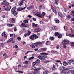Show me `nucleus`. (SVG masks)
Returning <instances> with one entry per match:
<instances>
[{"mask_svg":"<svg viewBox=\"0 0 74 74\" xmlns=\"http://www.w3.org/2000/svg\"><path fill=\"white\" fill-rule=\"evenodd\" d=\"M40 55H41L42 57L39 58L40 60L44 61V60H46L45 58H47L48 56L46 55H48V54L46 53H40Z\"/></svg>","mask_w":74,"mask_h":74,"instance_id":"obj_1","label":"nucleus"},{"mask_svg":"<svg viewBox=\"0 0 74 74\" xmlns=\"http://www.w3.org/2000/svg\"><path fill=\"white\" fill-rule=\"evenodd\" d=\"M29 38L31 40H36V39H37V38H38V37L37 35L34 34L31 35Z\"/></svg>","mask_w":74,"mask_h":74,"instance_id":"obj_2","label":"nucleus"},{"mask_svg":"<svg viewBox=\"0 0 74 74\" xmlns=\"http://www.w3.org/2000/svg\"><path fill=\"white\" fill-rule=\"evenodd\" d=\"M69 42H70L69 40L65 39L64 40L63 42H62V44L66 45L67 44H69Z\"/></svg>","mask_w":74,"mask_h":74,"instance_id":"obj_3","label":"nucleus"},{"mask_svg":"<svg viewBox=\"0 0 74 74\" xmlns=\"http://www.w3.org/2000/svg\"><path fill=\"white\" fill-rule=\"evenodd\" d=\"M35 15H36V16H37L38 17V18H42V16H41L42 15V14L41 13H40L39 12H37L35 14Z\"/></svg>","mask_w":74,"mask_h":74,"instance_id":"obj_4","label":"nucleus"},{"mask_svg":"<svg viewBox=\"0 0 74 74\" xmlns=\"http://www.w3.org/2000/svg\"><path fill=\"white\" fill-rule=\"evenodd\" d=\"M26 8V7L25 6L23 8H22V7H20L17 8V11H22V10H23L24 9H25Z\"/></svg>","mask_w":74,"mask_h":74,"instance_id":"obj_5","label":"nucleus"},{"mask_svg":"<svg viewBox=\"0 0 74 74\" xmlns=\"http://www.w3.org/2000/svg\"><path fill=\"white\" fill-rule=\"evenodd\" d=\"M68 71V68H66L65 69H64H64H63V70H62L61 71V73H63V74H66Z\"/></svg>","mask_w":74,"mask_h":74,"instance_id":"obj_6","label":"nucleus"},{"mask_svg":"<svg viewBox=\"0 0 74 74\" xmlns=\"http://www.w3.org/2000/svg\"><path fill=\"white\" fill-rule=\"evenodd\" d=\"M11 9V6L9 5L7 7V8H4V10L6 11H9Z\"/></svg>","mask_w":74,"mask_h":74,"instance_id":"obj_7","label":"nucleus"},{"mask_svg":"<svg viewBox=\"0 0 74 74\" xmlns=\"http://www.w3.org/2000/svg\"><path fill=\"white\" fill-rule=\"evenodd\" d=\"M42 44V43L41 42H37L36 43H35L34 44V45H35L36 47H37L39 45H40V44Z\"/></svg>","mask_w":74,"mask_h":74,"instance_id":"obj_8","label":"nucleus"},{"mask_svg":"<svg viewBox=\"0 0 74 74\" xmlns=\"http://www.w3.org/2000/svg\"><path fill=\"white\" fill-rule=\"evenodd\" d=\"M51 29L52 30H56L58 29V27L56 26H53L51 27Z\"/></svg>","mask_w":74,"mask_h":74,"instance_id":"obj_9","label":"nucleus"},{"mask_svg":"<svg viewBox=\"0 0 74 74\" xmlns=\"http://www.w3.org/2000/svg\"><path fill=\"white\" fill-rule=\"evenodd\" d=\"M15 11H16V7H13L11 10L12 14Z\"/></svg>","mask_w":74,"mask_h":74,"instance_id":"obj_10","label":"nucleus"},{"mask_svg":"<svg viewBox=\"0 0 74 74\" xmlns=\"http://www.w3.org/2000/svg\"><path fill=\"white\" fill-rule=\"evenodd\" d=\"M25 0H22L21 1L20 3L18 5L19 6L23 5V2Z\"/></svg>","mask_w":74,"mask_h":74,"instance_id":"obj_11","label":"nucleus"},{"mask_svg":"<svg viewBox=\"0 0 74 74\" xmlns=\"http://www.w3.org/2000/svg\"><path fill=\"white\" fill-rule=\"evenodd\" d=\"M34 71L33 73L34 74H38L40 73V71H36L34 70Z\"/></svg>","mask_w":74,"mask_h":74,"instance_id":"obj_12","label":"nucleus"},{"mask_svg":"<svg viewBox=\"0 0 74 74\" xmlns=\"http://www.w3.org/2000/svg\"><path fill=\"white\" fill-rule=\"evenodd\" d=\"M41 30V29L40 28H37L35 30V32H36V33H38Z\"/></svg>","mask_w":74,"mask_h":74,"instance_id":"obj_13","label":"nucleus"},{"mask_svg":"<svg viewBox=\"0 0 74 74\" xmlns=\"http://www.w3.org/2000/svg\"><path fill=\"white\" fill-rule=\"evenodd\" d=\"M40 49V50L42 51L45 52V51H47V48H41Z\"/></svg>","mask_w":74,"mask_h":74,"instance_id":"obj_14","label":"nucleus"},{"mask_svg":"<svg viewBox=\"0 0 74 74\" xmlns=\"http://www.w3.org/2000/svg\"><path fill=\"white\" fill-rule=\"evenodd\" d=\"M58 15L60 18H62L63 17V14H62V13L60 12H59L58 13Z\"/></svg>","mask_w":74,"mask_h":74,"instance_id":"obj_15","label":"nucleus"},{"mask_svg":"<svg viewBox=\"0 0 74 74\" xmlns=\"http://www.w3.org/2000/svg\"><path fill=\"white\" fill-rule=\"evenodd\" d=\"M12 14H13L14 15V16H16V15H17L18 14V12L16 10L15 11L13 12V13H12Z\"/></svg>","mask_w":74,"mask_h":74,"instance_id":"obj_16","label":"nucleus"},{"mask_svg":"<svg viewBox=\"0 0 74 74\" xmlns=\"http://www.w3.org/2000/svg\"><path fill=\"white\" fill-rule=\"evenodd\" d=\"M56 69V66H55V65L53 64L52 70H53V71H54Z\"/></svg>","mask_w":74,"mask_h":74,"instance_id":"obj_17","label":"nucleus"},{"mask_svg":"<svg viewBox=\"0 0 74 74\" xmlns=\"http://www.w3.org/2000/svg\"><path fill=\"white\" fill-rule=\"evenodd\" d=\"M35 62L36 63L39 64V63H40V60L39 59H37L36 60Z\"/></svg>","mask_w":74,"mask_h":74,"instance_id":"obj_18","label":"nucleus"},{"mask_svg":"<svg viewBox=\"0 0 74 74\" xmlns=\"http://www.w3.org/2000/svg\"><path fill=\"white\" fill-rule=\"evenodd\" d=\"M26 26L25 25V24H24V23H22L21 24V27H26Z\"/></svg>","mask_w":74,"mask_h":74,"instance_id":"obj_19","label":"nucleus"},{"mask_svg":"<svg viewBox=\"0 0 74 74\" xmlns=\"http://www.w3.org/2000/svg\"><path fill=\"white\" fill-rule=\"evenodd\" d=\"M73 61H74V60H71L68 61V63H69V64H70L71 63H72V62H73Z\"/></svg>","mask_w":74,"mask_h":74,"instance_id":"obj_20","label":"nucleus"},{"mask_svg":"<svg viewBox=\"0 0 74 74\" xmlns=\"http://www.w3.org/2000/svg\"><path fill=\"white\" fill-rule=\"evenodd\" d=\"M70 14L72 16H74V11L73 10L70 13Z\"/></svg>","mask_w":74,"mask_h":74,"instance_id":"obj_21","label":"nucleus"},{"mask_svg":"<svg viewBox=\"0 0 74 74\" xmlns=\"http://www.w3.org/2000/svg\"><path fill=\"white\" fill-rule=\"evenodd\" d=\"M54 20L56 23H59V22H60L59 20H57V19H54Z\"/></svg>","mask_w":74,"mask_h":74,"instance_id":"obj_22","label":"nucleus"},{"mask_svg":"<svg viewBox=\"0 0 74 74\" xmlns=\"http://www.w3.org/2000/svg\"><path fill=\"white\" fill-rule=\"evenodd\" d=\"M11 21L13 23H15V18H12V19L11 20Z\"/></svg>","mask_w":74,"mask_h":74,"instance_id":"obj_23","label":"nucleus"},{"mask_svg":"<svg viewBox=\"0 0 74 74\" xmlns=\"http://www.w3.org/2000/svg\"><path fill=\"white\" fill-rule=\"evenodd\" d=\"M2 35L3 36H4L5 37H7V35L5 32H3L2 34Z\"/></svg>","mask_w":74,"mask_h":74,"instance_id":"obj_24","label":"nucleus"},{"mask_svg":"<svg viewBox=\"0 0 74 74\" xmlns=\"http://www.w3.org/2000/svg\"><path fill=\"white\" fill-rule=\"evenodd\" d=\"M6 1L7 0H4L1 3V5H3V4H5V3L6 2Z\"/></svg>","mask_w":74,"mask_h":74,"instance_id":"obj_25","label":"nucleus"},{"mask_svg":"<svg viewBox=\"0 0 74 74\" xmlns=\"http://www.w3.org/2000/svg\"><path fill=\"white\" fill-rule=\"evenodd\" d=\"M7 26L8 27H12V26H14V24H8L7 25Z\"/></svg>","mask_w":74,"mask_h":74,"instance_id":"obj_26","label":"nucleus"},{"mask_svg":"<svg viewBox=\"0 0 74 74\" xmlns=\"http://www.w3.org/2000/svg\"><path fill=\"white\" fill-rule=\"evenodd\" d=\"M41 69V68L39 67L37 69H34V70H36V71H39V70H40Z\"/></svg>","mask_w":74,"mask_h":74,"instance_id":"obj_27","label":"nucleus"},{"mask_svg":"<svg viewBox=\"0 0 74 74\" xmlns=\"http://www.w3.org/2000/svg\"><path fill=\"white\" fill-rule=\"evenodd\" d=\"M55 36H58L59 35V33L58 32H56L54 34Z\"/></svg>","mask_w":74,"mask_h":74,"instance_id":"obj_28","label":"nucleus"},{"mask_svg":"<svg viewBox=\"0 0 74 74\" xmlns=\"http://www.w3.org/2000/svg\"><path fill=\"white\" fill-rule=\"evenodd\" d=\"M54 39H55V38L54 37H50L49 38V40L50 41H52Z\"/></svg>","mask_w":74,"mask_h":74,"instance_id":"obj_29","label":"nucleus"},{"mask_svg":"<svg viewBox=\"0 0 74 74\" xmlns=\"http://www.w3.org/2000/svg\"><path fill=\"white\" fill-rule=\"evenodd\" d=\"M29 22V20H28L27 19V20H24L23 21V22L25 23H27Z\"/></svg>","mask_w":74,"mask_h":74,"instance_id":"obj_30","label":"nucleus"},{"mask_svg":"<svg viewBox=\"0 0 74 74\" xmlns=\"http://www.w3.org/2000/svg\"><path fill=\"white\" fill-rule=\"evenodd\" d=\"M62 34H59L58 36V38L59 39H60V38H62Z\"/></svg>","mask_w":74,"mask_h":74,"instance_id":"obj_31","label":"nucleus"},{"mask_svg":"<svg viewBox=\"0 0 74 74\" xmlns=\"http://www.w3.org/2000/svg\"><path fill=\"white\" fill-rule=\"evenodd\" d=\"M29 61H25L23 62V64H25L26 65L27 64H28V62H29Z\"/></svg>","mask_w":74,"mask_h":74,"instance_id":"obj_32","label":"nucleus"},{"mask_svg":"<svg viewBox=\"0 0 74 74\" xmlns=\"http://www.w3.org/2000/svg\"><path fill=\"white\" fill-rule=\"evenodd\" d=\"M64 66H67L68 63L66 62H64L63 63Z\"/></svg>","mask_w":74,"mask_h":74,"instance_id":"obj_33","label":"nucleus"},{"mask_svg":"<svg viewBox=\"0 0 74 74\" xmlns=\"http://www.w3.org/2000/svg\"><path fill=\"white\" fill-rule=\"evenodd\" d=\"M51 52L52 53H53V54H55V53H56L58 52H57L56 51H51Z\"/></svg>","mask_w":74,"mask_h":74,"instance_id":"obj_34","label":"nucleus"},{"mask_svg":"<svg viewBox=\"0 0 74 74\" xmlns=\"http://www.w3.org/2000/svg\"><path fill=\"white\" fill-rule=\"evenodd\" d=\"M64 67L61 66L59 67V69L60 70H62V69H64Z\"/></svg>","mask_w":74,"mask_h":74,"instance_id":"obj_35","label":"nucleus"},{"mask_svg":"<svg viewBox=\"0 0 74 74\" xmlns=\"http://www.w3.org/2000/svg\"><path fill=\"white\" fill-rule=\"evenodd\" d=\"M12 41V39L10 38L8 40L7 42V43H9V42H11Z\"/></svg>","mask_w":74,"mask_h":74,"instance_id":"obj_36","label":"nucleus"},{"mask_svg":"<svg viewBox=\"0 0 74 74\" xmlns=\"http://www.w3.org/2000/svg\"><path fill=\"white\" fill-rule=\"evenodd\" d=\"M30 33H31V32L30 31H28V33L27 34V36H30Z\"/></svg>","mask_w":74,"mask_h":74,"instance_id":"obj_37","label":"nucleus"},{"mask_svg":"<svg viewBox=\"0 0 74 74\" xmlns=\"http://www.w3.org/2000/svg\"><path fill=\"white\" fill-rule=\"evenodd\" d=\"M31 47L32 48H35V45L33 44H32L31 45Z\"/></svg>","mask_w":74,"mask_h":74,"instance_id":"obj_38","label":"nucleus"},{"mask_svg":"<svg viewBox=\"0 0 74 74\" xmlns=\"http://www.w3.org/2000/svg\"><path fill=\"white\" fill-rule=\"evenodd\" d=\"M71 47H73V46H74V42H71Z\"/></svg>","mask_w":74,"mask_h":74,"instance_id":"obj_39","label":"nucleus"},{"mask_svg":"<svg viewBox=\"0 0 74 74\" xmlns=\"http://www.w3.org/2000/svg\"><path fill=\"white\" fill-rule=\"evenodd\" d=\"M32 66H35V65H36V62H34L32 63Z\"/></svg>","mask_w":74,"mask_h":74,"instance_id":"obj_40","label":"nucleus"},{"mask_svg":"<svg viewBox=\"0 0 74 74\" xmlns=\"http://www.w3.org/2000/svg\"><path fill=\"white\" fill-rule=\"evenodd\" d=\"M67 18L68 19H71L72 18V17H71V16L69 15L67 16Z\"/></svg>","mask_w":74,"mask_h":74,"instance_id":"obj_41","label":"nucleus"},{"mask_svg":"<svg viewBox=\"0 0 74 74\" xmlns=\"http://www.w3.org/2000/svg\"><path fill=\"white\" fill-rule=\"evenodd\" d=\"M9 5V3L8 2H6L5 3V6H8Z\"/></svg>","mask_w":74,"mask_h":74,"instance_id":"obj_42","label":"nucleus"},{"mask_svg":"<svg viewBox=\"0 0 74 74\" xmlns=\"http://www.w3.org/2000/svg\"><path fill=\"white\" fill-rule=\"evenodd\" d=\"M34 59V56H32L29 58V60H31V59Z\"/></svg>","mask_w":74,"mask_h":74,"instance_id":"obj_43","label":"nucleus"},{"mask_svg":"<svg viewBox=\"0 0 74 74\" xmlns=\"http://www.w3.org/2000/svg\"><path fill=\"white\" fill-rule=\"evenodd\" d=\"M49 73L48 71H45L43 73V74H47Z\"/></svg>","mask_w":74,"mask_h":74,"instance_id":"obj_44","label":"nucleus"},{"mask_svg":"<svg viewBox=\"0 0 74 74\" xmlns=\"http://www.w3.org/2000/svg\"><path fill=\"white\" fill-rule=\"evenodd\" d=\"M55 3L57 5H58V4L59 2H58V0H55Z\"/></svg>","mask_w":74,"mask_h":74,"instance_id":"obj_45","label":"nucleus"},{"mask_svg":"<svg viewBox=\"0 0 74 74\" xmlns=\"http://www.w3.org/2000/svg\"><path fill=\"white\" fill-rule=\"evenodd\" d=\"M51 8L53 11L55 10V8L53 7L52 5H51Z\"/></svg>","mask_w":74,"mask_h":74,"instance_id":"obj_46","label":"nucleus"},{"mask_svg":"<svg viewBox=\"0 0 74 74\" xmlns=\"http://www.w3.org/2000/svg\"><path fill=\"white\" fill-rule=\"evenodd\" d=\"M53 11L54 12V13L56 14V15H57V12L56 10H53Z\"/></svg>","mask_w":74,"mask_h":74,"instance_id":"obj_47","label":"nucleus"},{"mask_svg":"<svg viewBox=\"0 0 74 74\" xmlns=\"http://www.w3.org/2000/svg\"><path fill=\"white\" fill-rule=\"evenodd\" d=\"M40 23V24H42V25H43V24H44V22L41 21H40L39 22Z\"/></svg>","mask_w":74,"mask_h":74,"instance_id":"obj_48","label":"nucleus"},{"mask_svg":"<svg viewBox=\"0 0 74 74\" xmlns=\"http://www.w3.org/2000/svg\"><path fill=\"white\" fill-rule=\"evenodd\" d=\"M17 39L18 40V41H21V37H17Z\"/></svg>","mask_w":74,"mask_h":74,"instance_id":"obj_49","label":"nucleus"},{"mask_svg":"<svg viewBox=\"0 0 74 74\" xmlns=\"http://www.w3.org/2000/svg\"><path fill=\"white\" fill-rule=\"evenodd\" d=\"M32 6L29 7H27V10H30V9H32Z\"/></svg>","mask_w":74,"mask_h":74,"instance_id":"obj_50","label":"nucleus"},{"mask_svg":"<svg viewBox=\"0 0 74 74\" xmlns=\"http://www.w3.org/2000/svg\"><path fill=\"white\" fill-rule=\"evenodd\" d=\"M42 8V5H41L39 7V10H41Z\"/></svg>","mask_w":74,"mask_h":74,"instance_id":"obj_51","label":"nucleus"},{"mask_svg":"<svg viewBox=\"0 0 74 74\" xmlns=\"http://www.w3.org/2000/svg\"><path fill=\"white\" fill-rule=\"evenodd\" d=\"M42 15L43 16H45L46 15V13L44 12H42Z\"/></svg>","mask_w":74,"mask_h":74,"instance_id":"obj_52","label":"nucleus"},{"mask_svg":"<svg viewBox=\"0 0 74 74\" xmlns=\"http://www.w3.org/2000/svg\"><path fill=\"white\" fill-rule=\"evenodd\" d=\"M49 61L47 60L45 61V63H49Z\"/></svg>","mask_w":74,"mask_h":74,"instance_id":"obj_53","label":"nucleus"},{"mask_svg":"<svg viewBox=\"0 0 74 74\" xmlns=\"http://www.w3.org/2000/svg\"><path fill=\"white\" fill-rule=\"evenodd\" d=\"M10 36L11 37H12L14 36V35L12 34L10 35Z\"/></svg>","mask_w":74,"mask_h":74,"instance_id":"obj_54","label":"nucleus"},{"mask_svg":"<svg viewBox=\"0 0 74 74\" xmlns=\"http://www.w3.org/2000/svg\"><path fill=\"white\" fill-rule=\"evenodd\" d=\"M2 18H5V15H3L2 16Z\"/></svg>","mask_w":74,"mask_h":74,"instance_id":"obj_55","label":"nucleus"},{"mask_svg":"<svg viewBox=\"0 0 74 74\" xmlns=\"http://www.w3.org/2000/svg\"><path fill=\"white\" fill-rule=\"evenodd\" d=\"M32 27H34L35 23H32Z\"/></svg>","mask_w":74,"mask_h":74,"instance_id":"obj_56","label":"nucleus"},{"mask_svg":"<svg viewBox=\"0 0 74 74\" xmlns=\"http://www.w3.org/2000/svg\"><path fill=\"white\" fill-rule=\"evenodd\" d=\"M0 46L1 47H3V46H4V44L3 43H1L0 44Z\"/></svg>","mask_w":74,"mask_h":74,"instance_id":"obj_57","label":"nucleus"},{"mask_svg":"<svg viewBox=\"0 0 74 74\" xmlns=\"http://www.w3.org/2000/svg\"><path fill=\"white\" fill-rule=\"evenodd\" d=\"M56 62H57L58 63H61V62L60 60H57L56 61Z\"/></svg>","mask_w":74,"mask_h":74,"instance_id":"obj_58","label":"nucleus"},{"mask_svg":"<svg viewBox=\"0 0 74 74\" xmlns=\"http://www.w3.org/2000/svg\"><path fill=\"white\" fill-rule=\"evenodd\" d=\"M63 48H67V46H66L65 45H64L63 46Z\"/></svg>","mask_w":74,"mask_h":74,"instance_id":"obj_59","label":"nucleus"},{"mask_svg":"<svg viewBox=\"0 0 74 74\" xmlns=\"http://www.w3.org/2000/svg\"><path fill=\"white\" fill-rule=\"evenodd\" d=\"M18 46L17 45H15L14 46V48H16V49L17 48H18Z\"/></svg>","mask_w":74,"mask_h":74,"instance_id":"obj_60","label":"nucleus"},{"mask_svg":"<svg viewBox=\"0 0 74 74\" xmlns=\"http://www.w3.org/2000/svg\"><path fill=\"white\" fill-rule=\"evenodd\" d=\"M24 37H26V36H27V34L25 33V34H24Z\"/></svg>","mask_w":74,"mask_h":74,"instance_id":"obj_61","label":"nucleus"},{"mask_svg":"<svg viewBox=\"0 0 74 74\" xmlns=\"http://www.w3.org/2000/svg\"><path fill=\"white\" fill-rule=\"evenodd\" d=\"M34 27H37V24H35Z\"/></svg>","mask_w":74,"mask_h":74,"instance_id":"obj_62","label":"nucleus"},{"mask_svg":"<svg viewBox=\"0 0 74 74\" xmlns=\"http://www.w3.org/2000/svg\"><path fill=\"white\" fill-rule=\"evenodd\" d=\"M28 17V18H31L32 17V16L30 15H28L27 16Z\"/></svg>","mask_w":74,"mask_h":74,"instance_id":"obj_63","label":"nucleus"},{"mask_svg":"<svg viewBox=\"0 0 74 74\" xmlns=\"http://www.w3.org/2000/svg\"><path fill=\"white\" fill-rule=\"evenodd\" d=\"M71 21H74V18H72L71 19Z\"/></svg>","mask_w":74,"mask_h":74,"instance_id":"obj_64","label":"nucleus"}]
</instances>
